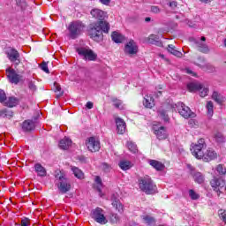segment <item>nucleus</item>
<instances>
[{"instance_id":"nucleus-43","label":"nucleus","mask_w":226,"mask_h":226,"mask_svg":"<svg viewBox=\"0 0 226 226\" xmlns=\"http://www.w3.org/2000/svg\"><path fill=\"white\" fill-rule=\"evenodd\" d=\"M216 170H217L218 174H220L221 176H224V174H226V169L223 168V165H222V164H219L216 167Z\"/></svg>"},{"instance_id":"nucleus-36","label":"nucleus","mask_w":226,"mask_h":226,"mask_svg":"<svg viewBox=\"0 0 226 226\" xmlns=\"http://www.w3.org/2000/svg\"><path fill=\"white\" fill-rule=\"evenodd\" d=\"M148 43H151L152 45H158V43H160V35L151 34L148 37Z\"/></svg>"},{"instance_id":"nucleus-19","label":"nucleus","mask_w":226,"mask_h":226,"mask_svg":"<svg viewBox=\"0 0 226 226\" xmlns=\"http://www.w3.org/2000/svg\"><path fill=\"white\" fill-rule=\"evenodd\" d=\"M19 98L15 96L6 97L4 105L5 107H9V109H13V107H17L19 103Z\"/></svg>"},{"instance_id":"nucleus-51","label":"nucleus","mask_w":226,"mask_h":226,"mask_svg":"<svg viewBox=\"0 0 226 226\" xmlns=\"http://www.w3.org/2000/svg\"><path fill=\"white\" fill-rule=\"evenodd\" d=\"M219 215L221 216L222 222H224V223H226V213L223 212V210H220Z\"/></svg>"},{"instance_id":"nucleus-48","label":"nucleus","mask_w":226,"mask_h":226,"mask_svg":"<svg viewBox=\"0 0 226 226\" xmlns=\"http://www.w3.org/2000/svg\"><path fill=\"white\" fill-rule=\"evenodd\" d=\"M41 70H42V72H45V73H50V72L49 71V65H47V63H42L41 64Z\"/></svg>"},{"instance_id":"nucleus-20","label":"nucleus","mask_w":226,"mask_h":226,"mask_svg":"<svg viewBox=\"0 0 226 226\" xmlns=\"http://www.w3.org/2000/svg\"><path fill=\"white\" fill-rule=\"evenodd\" d=\"M36 128V124L33 120H25L22 124L23 132H33Z\"/></svg>"},{"instance_id":"nucleus-54","label":"nucleus","mask_w":226,"mask_h":226,"mask_svg":"<svg viewBox=\"0 0 226 226\" xmlns=\"http://www.w3.org/2000/svg\"><path fill=\"white\" fill-rule=\"evenodd\" d=\"M102 4H105L106 6L109 5L110 0H99Z\"/></svg>"},{"instance_id":"nucleus-37","label":"nucleus","mask_w":226,"mask_h":226,"mask_svg":"<svg viewBox=\"0 0 226 226\" xmlns=\"http://www.w3.org/2000/svg\"><path fill=\"white\" fill-rule=\"evenodd\" d=\"M206 109L207 110L208 117H213V114H215V111L213 109H214L213 102H211V101L207 102Z\"/></svg>"},{"instance_id":"nucleus-6","label":"nucleus","mask_w":226,"mask_h":226,"mask_svg":"<svg viewBox=\"0 0 226 226\" xmlns=\"http://www.w3.org/2000/svg\"><path fill=\"white\" fill-rule=\"evenodd\" d=\"M86 28V26L83 25L82 21H73L68 26L69 36L72 40H75L79 36Z\"/></svg>"},{"instance_id":"nucleus-42","label":"nucleus","mask_w":226,"mask_h":226,"mask_svg":"<svg viewBox=\"0 0 226 226\" xmlns=\"http://www.w3.org/2000/svg\"><path fill=\"white\" fill-rule=\"evenodd\" d=\"M16 4H17V6L21 8V10H26V8L27 6V2H26V0H16Z\"/></svg>"},{"instance_id":"nucleus-24","label":"nucleus","mask_w":226,"mask_h":226,"mask_svg":"<svg viewBox=\"0 0 226 226\" xmlns=\"http://www.w3.org/2000/svg\"><path fill=\"white\" fill-rule=\"evenodd\" d=\"M111 40L115 43H123V41H124V35L121 34L119 32L115 31L111 34Z\"/></svg>"},{"instance_id":"nucleus-17","label":"nucleus","mask_w":226,"mask_h":226,"mask_svg":"<svg viewBox=\"0 0 226 226\" xmlns=\"http://www.w3.org/2000/svg\"><path fill=\"white\" fill-rule=\"evenodd\" d=\"M111 201L113 207H116V210L118 211V213L124 212V206L122 202L119 200V197H117V194H113L111 196Z\"/></svg>"},{"instance_id":"nucleus-47","label":"nucleus","mask_w":226,"mask_h":226,"mask_svg":"<svg viewBox=\"0 0 226 226\" xmlns=\"http://www.w3.org/2000/svg\"><path fill=\"white\" fill-rule=\"evenodd\" d=\"M102 169L104 170V172H110L112 167H110V165H109L107 162H103L102 164Z\"/></svg>"},{"instance_id":"nucleus-34","label":"nucleus","mask_w":226,"mask_h":226,"mask_svg":"<svg viewBox=\"0 0 226 226\" xmlns=\"http://www.w3.org/2000/svg\"><path fill=\"white\" fill-rule=\"evenodd\" d=\"M0 117H13V111L8 109H0Z\"/></svg>"},{"instance_id":"nucleus-56","label":"nucleus","mask_w":226,"mask_h":226,"mask_svg":"<svg viewBox=\"0 0 226 226\" xmlns=\"http://www.w3.org/2000/svg\"><path fill=\"white\" fill-rule=\"evenodd\" d=\"M201 3H205L206 4H207V3H211V1L213 0H200Z\"/></svg>"},{"instance_id":"nucleus-5","label":"nucleus","mask_w":226,"mask_h":226,"mask_svg":"<svg viewBox=\"0 0 226 226\" xmlns=\"http://www.w3.org/2000/svg\"><path fill=\"white\" fill-rule=\"evenodd\" d=\"M76 52L84 61H95L98 57V55L89 49L88 46H79L76 48Z\"/></svg>"},{"instance_id":"nucleus-3","label":"nucleus","mask_w":226,"mask_h":226,"mask_svg":"<svg viewBox=\"0 0 226 226\" xmlns=\"http://www.w3.org/2000/svg\"><path fill=\"white\" fill-rule=\"evenodd\" d=\"M55 185L62 194L68 193L72 190V182L61 171L55 175Z\"/></svg>"},{"instance_id":"nucleus-4","label":"nucleus","mask_w":226,"mask_h":226,"mask_svg":"<svg viewBox=\"0 0 226 226\" xmlns=\"http://www.w3.org/2000/svg\"><path fill=\"white\" fill-rule=\"evenodd\" d=\"M139 186L141 192H144L147 195H153L157 192L156 185L149 176L139 177Z\"/></svg>"},{"instance_id":"nucleus-31","label":"nucleus","mask_w":226,"mask_h":226,"mask_svg":"<svg viewBox=\"0 0 226 226\" xmlns=\"http://www.w3.org/2000/svg\"><path fill=\"white\" fill-rule=\"evenodd\" d=\"M212 99L215 100L216 102V103H223V102H225V97H223V95H222V94L214 91L213 94H212Z\"/></svg>"},{"instance_id":"nucleus-22","label":"nucleus","mask_w":226,"mask_h":226,"mask_svg":"<svg viewBox=\"0 0 226 226\" xmlns=\"http://www.w3.org/2000/svg\"><path fill=\"white\" fill-rule=\"evenodd\" d=\"M148 163L149 165H151V167H153V169H155V170L157 171H162L165 169V165H163V163L156 160H149Z\"/></svg>"},{"instance_id":"nucleus-2","label":"nucleus","mask_w":226,"mask_h":226,"mask_svg":"<svg viewBox=\"0 0 226 226\" xmlns=\"http://www.w3.org/2000/svg\"><path fill=\"white\" fill-rule=\"evenodd\" d=\"M206 139H200L196 144L191 145V153L198 160H203V162H211L216 160L218 154L213 150V148H208L206 151ZM206 151V152H205Z\"/></svg>"},{"instance_id":"nucleus-1","label":"nucleus","mask_w":226,"mask_h":226,"mask_svg":"<svg viewBox=\"0 0 226 226\" xmlns=\"http://www.w3.org/2000/svg\"><path fill=\"white\" fill-rule=\"evenodd\" d=\"M90 13L94 19L99 20L90 28V37L92 40H94V41H102V40H103V33L107 34H109V31H110V24L105 21V19H107V12L100 9H93Z\"/></svg>"},{"instance_id":"nucleus-53","label":"nucleus","mask_w":226,"mask_h":226,"mask_svg":"<svg viewBox=\"0 0 226 226\" xmlns=\"http://www.w3.org/2000/svg\"><path fill=\"white\" fill-rule=\"evenodd\" d=\"M86 107H87V109H93L94 104L91 102H87V104H86Z\"/></svg>"},{"instance_id":"nucleus-14","label":"nucleus","mask_w":226,"mask_h":226,"mask_svg":"<svg viewBox=\"0 0 226 226\" xmlns=\"http://www.w3.org/2000/svg\"><path fill=\"white\" fill-rule=\"evenodd\" d=\"M8 58L11 63H15L16 66H19L20 64V54L17 49H11L7 53Z\"/></svg>"},{"instance_id":"nucleus-38","label":"nucleus","mask_w":226,"mask_h":226,"mask_svg":"<svg viewBox=\"0 0 226 226\" xmlns=\"http://www.w3.org/2000/svg\"><path fill=\"white\" fill-rule=\"evenodd\" d=\"M198 91L201 98H206V96H207V94L209 93V88L204 87V85H201V87H200V90Z\"/></svg>"},{"instance_id":"nucleus-45","label":"nucleus","mask_w":226,"mask_h":226,"mask_svg":"<svg viewBox=\"0 0 226 226\" xmlns=\"http://www.w3.org/2000/svg\"><path fill=\"white\" fill-rule=\"evenodd\" d=\"M150 11L152 13H155V14H158V13H161L162 12V9H160V7L156 6V5H152L150 7Z\"/></svg>"},{"instance_id":"nucleus-60","label":"nucleus","mask_w":226,"mask_h":226,"mask_svg":"<svg viewBox=\"0 0 226 226\" xmlns=\"http://www.w3.org/2000/svg\"><path fill=\"white\" fill-rule=\"evenodd\" d=\"M56 91H61V87H56Z\"/></svg>"},{"instance_id":"nucleus-35","label":"nucleus","mask_w":226,"mask_h":226,"mask_svg":"<svg viewBox=\"0 0 226 226\" xmlns=\"http://www.w3.org/2000/svg\"><path fill=\"white\" fill-rule=\"evenodd\" d=\"M214 140L218 144H223L226 141L225 136L222 134V132H216L214 134Z\"/></svg>"},{"instance_id":"nucleus-59","label":"nucleus","mask_w":226,"mask_h":226,"mask_svg":"<svg viewBox=\"0 0 226 226\" xmlns=\"http://www.w3.org/2000/svg\"><path fill=\"white\" fill-rule=\"evenodd\" d=\"M201 41H206V37H201Z\"/></svg>"},{"instance_id":"nucleus-50","label":"nucleus","mask_w":226,"mask_h":226,"mask_svg":"<svg viewBox=\"0 0 226 226\" xmlns=\"http://www.w3.org/2000/svg\"><path fill=\"white\" fill-rule=\"evenodd\" d=\"M21 226H31V222H29V218H24L21 220Z\"/></svg>"},{"instance_id":"nucleus-12","label":"nucleus","mask_w":226,"mask_h":226,"mask_svg":"<svg viewBox=\"0 0 226 226\" xmlns=\"http://www.w3.org/2000/svg\"><path fill=\"white\" fill-rule=\"evenodd\" d=\"M86 146L91 153H96L100 151V140L94 137H90L86 141Z\"/></svg>"},{"instance_id":"nucleus-33","label":"nucleus","mask_w":226,"mask_h":226,"mask_svg":"<svg viewBox=\"0 0 226 226\" xmlns=\"http://www.w3.org/2000/svg\"><path fill=\"white\" fill-rule=\"evenodd\" d=\"M95 188L99 192L100 197H103V192H102V188H103V184L102 183V177H95Z\"/></svg>"},{"instance_id":"nucleus-13","label":"nucleus","mask_w":226,"mask_h":226,"mask_svg":"<svg viewBox=\"0 0 226 226\" xmlns=\"http://www.w3.org/2000/svg\"><path fill=\"white\" fill-rule=\"evenodd\" d=\"M125 54H128V56H133L139 52V46L137 45V42L133 40H130L126 44L124 48Z\"/></svg>"},{"instance_id":"nucleus-32","label":"nucleus","mask_w":226,"mask_h":226,"mask_svg":"<svg viewBox=\"0 0 226 226\" xmlns=\"http://www.w3.org/2000/svg\"><path fill=\"white\" fill-rule=\"evenodd\" d=\"M168 52H170L173 56H176V57H181V56H183V53L176 49V47L172 44L168 45Z\"/></svg>"},{"instance_id":"nucleus-29","label":"nucleus","mask_w":226,"mask_h":226,"mask_svg":"<svg viewBox=\"0 0 226 226\" xmlns=\"http://www.w3.org/2000/svg\"><path fill=\"white\" fill-rule=\"evenodd\" d=\"M71 170L77 179H84V172L82 170L75 166H71Z\"/></svg>"},{"instance_id":"nucleus-46","label":"nucleus","mask_w":226,"mask_h":226,"mask_svg":"<svg viewBox=\"0 0 226 226\" xmlns=\"http://www.w3.org/2000/svg\"><path fill=\"white\" fill-rule=\"evenodd\" d=\"M109 220L112 223H117L119 222V216L117 214H111Z\"/></svg>"},{"instance_id":"nucleus-11","label":"nucleus","mask_w":226,"mask_h":226,"mask_svg":"<svg viewBox=\"0 0 226 226\" xmlns=\"http://www.w3.org/2000/svg\"><path fill=\"white\" fill-rule=\"evenodd\" d=\"M177 107V109L180 116L182 117H185V119H188L189 117H194L193 112H192V109H190V107L185 105L183 102H178L177 104H175Z\"/></svg>"},{"instance_id":"nucleus-58","label":"nucleus","mask_w":226,"mask_h":226,"mask_svg":"<svg viewBox=\"0 0 226 226\" xmlns=\"http://www.w3.org/2000/svg\"><path fill=\"white\" fill-rule=\"evenodd\" d=\"M79 160L80 162H86V157H80Z\"/></svg>"},{"instance_id":"nucleus-40","label":"nucleus","mask_w":226,"mask_h":226,"mask_svg":"<svg viewBox=\"0 0 226 226\" xmlns=\"http://www.w3.org/2000/svg\"><path fill=\"white\" fill-rule=\"evenodd\" d=\"M129 151H131V153H137L138 149H137V145L135 143H133L132 141H127L126 144Z\"/></svg>"},{"instance_id":"nucleus-57","label":"nucleus","mask_w":226,"mask_h":226,"mask_svg":"<svg viewBox=\"0 0 226 226\" xmlns=\"http://www.w3.org/2000/svg\"><path fill=\"white\" fill-rule=\"evenodd\" d=\"M145 20H146L147 22H151V18L147 17V18L145 19Z\"/></svg>"},{"instance_id":"nucleus-9","label":"nucleus","mask_w":226,"mask_h":226,"mask_svg":"<svg viewBox=\"0 0 226 226\" xmlns=\"http://www.w3.org/2000/svg\"><path fill=\"white\" fill-rule=\"evenodd\" d=\"M210 185L214 192H216L218 197H220V193H223V188H225V180L223 178L214 177L210 181Z\"/></svg>"},{"instance_id":"nucleus-27","label":"nucleus","mask_w":226,"mask_h":226,"mask_svg":"<svg viewBox=\"0 0 226 226\" xmlns=\"http://www.w3.org/2000/svg\"><path fill=\"white\" fill-rule=\"evenodd\" d=\"M35 172H37V176H40L41 177H45L47 176V170L41 164L36 163L34 165Z\"/></svg>"},{"instance_id":"nucleus-10","label":"nucleus","mask_w":226,"mask_h":226,"mask_svg":"<svg viewBox=\"0 0 226 226\" xmlns=\"http://www.w3.org/2000/svg\"><path fill=\"white\" fill-rule=\"evenodd\" d=\"M7 79L11 84H19L22 82L24 77L15 71V69H11V67L6 69Z\"/></svg>"},{"instance_id":"nucleus-49","label":"nucleus","mask_w":226,"mask_h":226,"mask_svg":"<svg viewBox=\"0 0 226 226\" xmlns=\"http://www.w3.org/2000/svg\"><path fill=\"white\" fill-rule=\"evenodd\" d=\"M28 89H30V91H32V93H34V91H36V85L34 84V82L30 81L28 83Z\"/></svg>"},{"instance_id":"nucleus-23","label":"nucleus","mask_w":226,"mask_h":226,"mask_svg":"<svg viewBox=\"0 0 226 226\" xmlns=\"http://www.w3.org/2000/svg\"><path fill=\"white\" fill-rule=\"evenodd\" d=\"M143 223L148 226L156 225V219L149 215H142Z\"/></svg>"},{"instance_id":"nucleus-28","label":"nucleus","mask_w":226,"mask_h":226,"mask_svg":"<svg viewBox=\"0 0 226 226\" xmlns=\"http://www.w3.org/2000/svg\"><path fill=\"white\" fill-rule=\"evenodd\" d=\"M118 166L122 170H130L133 167V163L130 161L122 160L119 162Z\"/></svg>"},{"instance_id":"nucleus-7","label":"nucleus","mask_w":226,"mask_h":226,"mask_svg":"<svg viewBox=\"0 0 226 226\" xmlns=\"http://www.w3.org/2000/svg\"><path fill=\"white\" fill-rule=\"evenodd\" d=\"M91 216L94 222L100 223L101 225H105L109 221H107V217H105V211L101 207H96L92 210Z\"/></svg>"},{"instance_id":"nucleus-16","label":"nucleus","mask_w":226,"mask_h":226,"mask_svg":"<svg viewBox=\"0 0 226 226\" xmlns=\"http://www.w3.org/2000/svg\"><path fill=\"white\" fill-rule=\"evenodd\" d=\"M187 168L190 169V170L192 171V176L195 181V183H198L199 185H202V183H204V175H202V173L197 171H193V166L191 164L187 165Z\"/></svg>"},{"instance_id":"nucleus-15","label":"nucleus","mask_w":226,"mask_h":226,"mask_svg":"<svg viewBox=\"0 0 226 226\" xmlns=\"http://www.w3.org/2000/svg\"><path fill=\"white\" fill-rule=\"evenodd\" d=\"M115 123L117 125V132L119 135L124 134L126 132V123L121 117L115 118Z\"/></svg>"},{"instance_id":"nucleus-30","label":"nucleus","mask_w":226,"mask_h":226,"mask_svg":"<svg viewBox=\"0 0 226 226\" xmlns=\"http://www.w3.org/2000/svg\"><path fill=\"white\" fill-rule=\"evenodd\" d=\"M202 84L197 83V82H192L189 83L187 85V89L190 91V93H197L201 87Z\"/></svg>"},{"instance_id":"nucleus-8","label":"nucleus","mask_w":226,"mask_h":226,"mask_svg":"<svg viewBox=\"0 0 226 226\" xmlns=\"http://www.w3.org/2000/svg\"><path fill=\"white\" fill-rule=\"evenodd\" d=\"M153 132L157 137L158 140H165L167 137H169V132H167V128L162 125V124L156 123L153 124Z\"/></svg>"},{"instance_id":"nucleus-61","label":"nucleus","mask_w":226,"mask_h":226,"mask_svg":"<svg viewBox=\"0 0 226 226\" xmlns=\"http://www.w3.org/2000/svg\"><path fill=\"white\" fill-rule=\"evenodd\" d=\"M162 94V91H159L158 93H157V96H160Z\"/></svg>"},{"instance_id":"nucleus-41","label":"nucleus","mask_w":226,"mask_h":226,"mask_svg":"<svg viewBox=\"0 0 226 226\" xmlns=\"http://www.w3.org/2000/svg\"><path fill=\"white\" fill-rule=\"evenodd\" d=\"M189 197L192 199V200H199V199H200V195L195 192L193 189L189 190Z\"/></svg>"},{"instance_id":"nucleus-26","label":"nucleus","mask_w":226,"mask_h":226,"mask_svg":"<svg viewBox=\"0 0 226 226\" xmlns=\"http://www.w3.org/2000/svg\"><path fill=\"white\" fill-rule=\"evenodd\" d=\"M70 146H72V139L66 137L62 139L58 144V147H60V149H64V150L68 149Z\"/></svg>"},{"instance_id":"nucleus-18","label":"nucleus","mask_w":226,"mask_h":226,"mask_svg":"<svg viewBox=\"0 0 226 226\" xmlns=\"http://www.w3.org/2000/svg\"><path fill=\"white\" fill-rule=\"evenodd\" d=\"M194 44L200 52L209 54V47H207V44L202 42L200 40H194Z\"/></svg>"},{"instance_id":"nucleus-39","label":"nucleus","mask_w":226,"mask_h":226,"mask_svg":"<svg viewBox=\"0 0 226 226\" xmlns=\"http://www.w3.org/2000/svg\"><path fill=\"white\" fill-rule=\"evenodd\" d=\"M113 105L116 109H119V110H123L124 109V105H123V101L118 99H113Z\"/></svg>"},{"instance_id":"nucleus-52","label":"nucleus","mask_w":226,"mask_h":226,"mask_svg":"<svg viewBox=\"0 0 226 226\" xmlns=\"http://www.w3.org/2000/svg\"><path fill=\"white\" fill-rule=\"evenodd\" d=\"M170 8H172L174 10V8L177 7V2H176V1L170 2Z\"/></svg>"},{"instance_id":"nucleus-21","label":"nucleus","mask_w":226,"mask_h":226,"mask_svg":"<svg viewBox=\"0 0 226 226\" xmlns=\"http://www.w3.org/2000/svg\"><path fill=\"white\" fill-rule=\"evenodd\" d=\"M143 105L147 109H153L154 107V99L151 95H146L143 100Z\"/></svg>"},{"instance_id":"nucleus-44","label":"nucleus","mask_w":226,"mask_h":226,"mask_svg":"<svg viewBox=\"0 0 226 226\" xmlns=\"http://www.w3.org/2000/svg\"><path fill=\"white\" fill-rule=\"evenodd\" d=\"M6 93L4 90L0 89V103H4L6 102Z\"/></svg>"},{"instance_id":"nucleus-55","label":"nucleus","mask_w":226,"mask_h":226,"mask_svg":"<svg viewBox=\"0 0 226 226\" xmlns=\"http://www.w3.org/2000/svg\"><path fill=\"white\" fill-rule=\"evenodd\" d=\"M186 73H188L189 75H192V77H195V72H193L192 70L190 69H185Z\"/></svg>"},{"instance_id":"nucleus-25","label":"nucleus","mask_w":226,"mask_h":226,"mask_svg":"<svg viewBox=\"0 0 226 226\" xmlns=\"http://www.w3.org/2000/svg\"><path fill=\"white\" fill-rule=\"evenodd\" d=\"M170 109H172V106L167 105L166 109H160L158 110L159 117H162L163 121H166V122L169 121V115L167 114V112H169Z\"/></svg>"}]
</instances>
